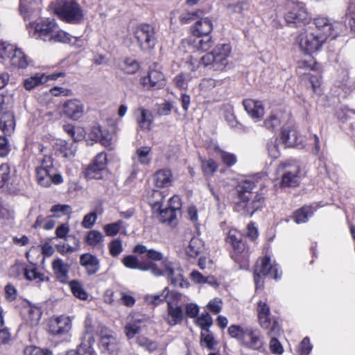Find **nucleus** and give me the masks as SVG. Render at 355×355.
Wrapping results in <instances>:
<instances>
[{"label": "nucleus", "mask_w": 355, "mask_h": 355, "mask_svg": "<svg viewBox=\"0 0 355 355\" xmlns=\"http://www.w3.org/2000/svg\"><path fill=\"white\" fill-rule=\"evenodd\" d=\"M228 333L232 338H236L241 345L252 349H259L263 345L259 330L252 327H243L239 325H231Z\"/></svg>", "instance_id": "1"}, {"label": "nucleus", "mask_w": 355, "mask_h": 355, "mask_svg": "<svg viewBox=\"0 0 355 355\" xmlns=\"http://www.w3.org/2000/svg\"><path fill=\"white\" fill-rule=\"evenodd\" d=\"M55 13L62 20L71 24L80 23L83 19V10L74 0H57Z\"/></svg>", "instance_id": "2"}, {"label": "nucleus", "mask_w": 355, "mask_h": 355, "mask_svg": "<svg viewBox=\"0 0 355 355\" xmlns=\"http://www.w3.org/2000/svg\"><path fill=\"white\" fill-rule=\"evenodd\" d=\"M230 51L229 44H218L212 51L203 55L200 62L205 67L211 65L214 70H223L227 64Z\"/></svg>", "instance_id": "3"}, {"label": "nucleus", "mask_w": 355, "mask_h": 355, "mask_svg": "<svg viewBox=\"0 0 355 355\" xmlns=\"http://www.w3.org/2000/svg\"><path fill=\"white\" fill-rule=\"evenodd\" d=\"M26 27L32 38L51 42V35L58 25L54 19L46 18L40 21L30 22Z\"/></svg>", "instance_id": "4"}, {"label": "nucleus", "mask_w": 355, "mask_h": 355, "mask_svg": "<svg viewBox=\"0 0 355 355\" xmlns=\"http://www.w3.org/2000/svg\"><path fill=\"white\" fill-rule=\"evenodd\" d=\"M134 36L142 51L150 50L155 46V27L151 24L143 23L137 25L134 30Z\"/></svg>", "instance_id": "5"}, {"label": "nucleus", "mask_w": 355, "mask_h": 355, "mask_svg": "<svg viewBox=\"0 0 355 355\" xmlns=\"http://www.w3.org/2000/svg\"><path fill=\"white\" fill-rule=\"evenodd\" d=\"M264 198L261 194H255L248 197L245 193L241 194V200L234 205V210L245 216H252V214L261 208Z\"/></svg>", "instance_id": "6"}, {"label": "nucleus", "mask_w": 355, "mask_h": 355, "mask_svg": "<svg viewBox=\"0 0 355 355\" xmlns=\"http://www.w3.org/2000/svg\"><path fill=\"white\" fill-rule=\"evenodd\" d=\"M326 40L325 35L307 31L301 32L297 39L300 48L306 53L318 51Z\"/></svg>", "instance_id": "7"}, {"label": "nucleus", "mask_w": 355, "mask_h": 355, "mask_svg": "<svg viewBox=\"0 0 355 355\" xmlns=\"http://www.w3.org/2000/svg\"><path fill=\"white\" fill-rule=\"evenodd\" d=\"M99 336V347L103 352L114 354L119 349L116 334L107 327L99 324L96 329Z\"/></svg>", "instance_id": "8"}, {"label": "nucleus", "mask_w": 355, "mask_h": 355, "mask_svg": "<svg viewBox=\"0 0 355 355\" xmlns=\"http://www.w3.org/2000/svg\"><path fill=\"white\" fill-rule=\"evenodd\" d=\"M170 205L165 208L160 207V209H156L158 213L159 220L164 224L170 226L177 225L176 211L180 209V202L178 197H173L170 199Z\"/></svg>", "instance_id": "9"}, {"label": "nucleus", "mask_w": 355, "mask_h": 355, "mask_svg": "<svg viewBox=\"0 0 355 355\" xmlns=\"http://www.w3.org/2000/svg\"><path fill=\"white\" fill-rule=\"evenodd\" d=\"M159 268L162 272V275H166L171 284L175 286L187 287L189 283L183 278L182 270L179 268H175L173 263L167 259L164 260Z\"/></svg>", "instance_id": "10"}, {"label": "nucleus", "mask_w": 355, "mask_h": 355, "mask_svg": "<svg viewBox=\"0 0 355 355\" xmlns=\"http://www.w3.org/2000/svg\"><path fill=\"white\" fill-rule=\"evenodd\" d=\"M261 276H269L275 279L278 278L277 266L270 263L268 257L263 258L259 268H257L254 272V279L257 288L262 286Z\"/></svg>", "instance_id": "11"}, {"label": "nucleus", "mask_w": 355, "mask_h": 355, "mask_svg": "<svg viewBox=\"0 0 355 355\" xmlns=\"http://www.w3.org/2000/svg\"><path fill=\"white\" fill-rule=\"evenodd\" d=\"M123 264L130 268L139 269L141 270H150L153 275L159 277L163 275V272L159 268L157 264L152 261L140 262L133 255H128L123 258Z\"/></svg>", "instance_id": "12"}, {"label": "nucleus", "mask_w": 355, "mask_h": 355, "mask_svg": "<svg viewBox=\"0 0 355 355\" xmlns=\"http://www.w3.org/2000/svg\"><path fill=\"white\" fill-rule=\"evenodd\" d=\"M85 110L83 103L77 98L67 100L63 103L62 114L73 121H77L82 117Z\"/></svg>", "instance_id": "13"}, {"label": "nucleus", "mask_w": 355, "mask_h": 355, "mask_svg": "<svg viewBox=\"0 0 355 355\" xmlns=\"http://www.w3.org/2000/svg\"><path fill=\"white\" fill-rule=\"evenodd\" d=\"M284 18L287 24L293 27L304 26L310 20V17L304 8L293 9L285 15Z\"/></svg>", "instance_id": "14"}, {"label": "nucleus", "mask_w": 355, "mask_h": 355, "mask_svg": "<svg viewBox=\"0 0 355 355\" xmlns=\"http://www.w3.org/2000/svg\"><path fill=\"white\" fill-rule=\"evenodd\" d=\"M71 320L68 317L60 316L51 320L49 324V333L55 336L65 334L71 329Z\"/></svg>", "instance_id": "15"}, {"label": "nucleus", "mask_w": 355, "mask_h": 355, "mask_svg": "<svg viewBox=\"0 0 355 355\" xmlns=\"http://www.w3.org/2000/svg\"><path fill=\"white\" fill-rule=\"evenodd\" d=\"M80 264L86 270L87 275L96 274L100 269V261L95 255L85 253L80 257Z\"/></svg>", "instance_id": "16"}, {"label": "nucleus", "mask_w": 355, "mask_h": 355, "mask_svg": "<svg viewBox=\"0 0 355 355\" xmlns=\"http://www.w3.org/2000/svg\"><path fill=\"white\" fill-rule=\"evenodd\" d=\"M314 24L317 30L314 33H317L320 35H325L327 40L329 37L335 38L336 33L334 34V25L329 22L327 18L318 17L314 19Z\"/></svg>", "instance_id": "17"}, {"label": "nucleus", "mask_w": 355, "mask_h": 355, "mask_svg": "<svg viewBox=\"0 0 355 355\" xmlns=\"http://www.w3.org/2000/svg\"><path fill=\"white\" fill-rule=\"evenodd\" d=\"M70 266L64 263L61 259L57 258L52 262V268L57 279L62 283L67 282L69 279V270Z\"/></svg>", "instance_id": "18"}, {"label": "nucleus", "mask_w": 355, "mask_h": 355, "mask_svg": "<svg viewBox=\"0 0 355 355\" xmlns=\"http://www.w3.org/2000/svg\"><path fill=\"white\" fill-rule=\"evenodd\" d=\"M243 105L248 114L255 119H260L264 114V108L262 103L252 99H245Z\"/></svg>", "instance_id": "19"}, {"label": "nucleus", "mask_w": 355, "mask_h": 355, "mask_svg": "<svg viewBox=\"0 0 355 355\" xmlns=\"http://www.w3.org/2000/svg\"><path fill=\"white\" fill-rule=\"evenodd\" d=\"M213 29L211 21L207 17H200L191 27L193 36L209 35Z\"/></svg>", "instance_id": "20"}, {"label": "nucleus", "mask_w": 355, "mask_h": 355, "mask_svg": "<svg viewBox=\"0 0 355 355\" xmlns=\"http://www.w3.org/2000/svg\"><path fill=\"white\" fill-rule=\"evenodd\" d=\"M141 83L144 85H149L150 87L159 89L165 84L164 74L157 70H150L148 76L142 78Z\"/></svg>", "instance_id": "21"}, {"label": "nucleus", "mask_w": 355, "mask_h": 355, "mask_svg": "<svg viewBox=\"0 0 355 355\" xmlns=\"http://www.w3.org/2000/svg\"><path fill=\"white\" fill-rule=\"evenodd\" d=\"M183 318L184 313L182 307L180 306H173L171 302H168L166 322L171 326H174L181 323Z\"/></svg>", "instance_id": "22"}, {"label": "nucleus", "mask_w": 355, "mask_h": 355, "mask_svg": "<svg viewBox=\"0 0 355 355\" xmlns=\"http://www.w3.org/2000/svg\"><path fill=\"white\" fill-rule=\"evenodd\" d=\"M94 341L93 336L89 333H87L77 347L76 355H96L92 347Z\"/></svg>", "instance_id": "23"}, {"label": "nucleus", "mask_w": 355, "mask_h": 355, "mask_svg": "<svg viewBox=\"0 0 355 355\" xmlns=\"http://www.w3.org/2000/svg\"><path fill=\"white\" fill-rule=\"evenodd\" d=\"M258 318L261 327L268 329L271 324L270 307L266 302L259 301L257 304Z\"/></svg>", "instance_id": "24"}, {"label": "nucleus", "mask_w": 355, "mask_h": 355, "mask_svg": "<svg viewBox=\"0 0 355 355\" xmlns=\"http://www.w3.org/2000/svg\"><path fill=\"white\" fill-rule=\"evenodd\" d=\"M299 170L295 168L293 171H286L282 175L280 186L282 187H295L299 185Z\"/></svg>", "instance_id": "25"}, {"label": "nucleus", "mask_w": 355, "mask_h": 355, "mask_svg": "<svg viewBox=\"0 0 355 355\" xmlns=\"http://www.w3.org/2000/svg\"><path fill=\"white\" fill-rule=\"evenodd\" d=\"M194 37V39L191 42V45L197 51H207L214 45V41L209 35Z\"/></svg>", "instance_id": "26"}, {"label": "nucleus", "mask_w": 355, "mask_h": 355, "mask_svg": "<svg viewBox=\"0 0 355 355\" xmlns=\"http://www.w3.org/2000/svg\"><path fill=\"white\" fill-rule=\"evenodd\" d=\"M40 0H20L19 12L24 19L40 9Z\"/></svg>", "instance_id": "27"}, {"label": "nucleus", "mask_w": 355, "mask_h": 355, "mask_svg": "<svg viewBox=\"0 0 355 355\" xmlns=\"http://www.w3.org/2000/svg\"><path fill=\"white\" fill-rule=\"evenodd\" d=\"M297 131L291 127H284L281 132V140L286 147H293L297 144Z\"/></svg>", "instance_id": "28"}, {"label": "nucleus", "mask_w": 355, "mask_h": 355, "mask_svg": "<svg viewBox=\"0 0 355 355\" xmlns=\"http://www.w3.org/2000/svg\"><path fill=\"white\" fill-rule=\"evenodd\" d=\"M15 127L14 114L12 112H4L0 119V128L5 135H10Z\"/></svg>", "instance_id": "29"}, {"label": "nucleus", "mask_w": 355, "mask_h": 355, "mask_svg": "<svg viewBox=\"0 0 355 355\" xmlns=\"http://www.w3.org/2000/svg\"><path fill=\"white\" fill-rule=\"evenodd\" d=\"M139 114L137 117V121L139 128L143 130H150L153 122V116L150 111L141 108L138 110Z\"/></svg>", "instance_id": "30"}, {"label": "nucleus", "mask_w": 355, "mask_h": 355, "mask_svg": "<svg viewBox=\"0 0 355 355\" xmlns=\"http://www.w3.org/2000/svg\"><path fill=\"white\" fill-rule=\"evenodd\" d=\"M133 252L135 253L143 254H146V256L148 259L153 261H164L163 254L157 250H148L147 248L141 244H138L135 246L133 249Z\"/></svg>", "instance_id": "31"}, {"label": "nucleus", "mask_w": 355, "mask_h": 355, "mask_svg": "<svg viewBox=\"0 0 355 355\" xmlns=\"http://www.w3.org/2000/svg\"><path fill=\"white\" fill-rule=\"evenodd\" d=\"M9 59L12 66L18 69H24L28 64L25 54L20 49L17 48Z\"/></svg>", "instance_id": "32"}, {"label": "nucleus", "mask_w": 355, "mask_h": 355, "mask_svg": "<svg viewBox=\"0 0 355 355\" xmlns=\"http://www.w3.org/2000/svg\"><path fill=\"white\" fill-rule=\"evenodd\" d=\"M171 172L168 169L157 171L154 175L155 185L157 187H165L170 185Z\"/></svg>", "instance_id": "33"}, {"label": "nucleus", "mask_w": 355, "mask_h": 355, "mask_svg": "<svg viewBox=\"0 0 355 355\" xmlns=\"http://www.w3.org/2000/svg\"><path fill=\"white\" fill-rule=\"evenodd\" d=\"M227 242L231 244L239 253L242 252L245 248V245L241 240V235L235 231L229 232Z\"/></svg>", "instance_id": "34"}, {"label": "nucleus", "mask_w": 355, "mask_h": 355, "mask_svg": "<svg viewBox=\"0 0 355 355\" xmlns=\"http://www.w3.org/2000/svg\"><path fill=\"white\" fill-rule=\"evenodd\" d=\"M27 313L26 320L31 326L36 325L40 320L42 311L37 306L29 305L24 309Z\"/></svg>", "instance_id": "35"}, {"label": "nucleus", "mask_w": 355, "mask_h": 355, "mask_svg": "<svg viewBox=\"0 0 355 355\" xmlns=\"http://www.w3.org/2000/svg\"><path fill=\"white\" fill-rule=\"evenodd\" d=\"M202 241L197 237H193L189 242V245L187 250V254L188 256L194 258L202 252Z\"/></svg>", "instance_id": "36"}, {"label": "nucleus", "mask_w": 355, "mask_h": 355, "mask_svg": "<svg viewBox=\"0 0 355 355\" xmlns=\"http://www.w3.org/2000/svg\"><path fill=\"white\" fill-rule=\"evenodd\" d=\"M168 294V288H165L164 291L157 295H147L144 297V300L148 305L156 306L164 302Z\"/></svg>", "instance_id": "37"}, {"label": "nucleus", "mask_w": 355, "mask_h": 355, "mask_svg": "<svg viewBox=\"0 0 355 355\" xmlns=\"http://www.w3.org/2000/svg\"><path fill=\"white\" fill-rule=\"evenodd\" d=\"M48 80V78L46 77L44 74H42L40 76L35 75L34 76H31L24 81V85L26 89L31 90L35 88L36 86L46 83Z\"/></svg>", "instance_id": "38"}, {"label": "nucleus", "mask_w": 355, "mask_h": 355, "mask_svg": "<svg viewBox=\"0 0 355 355\" xmlns=\"http://www.w3.org/2000/svg\"><path fill=\"white\" fill-rule=\"evenodd\" d=\"M164 201L162 193L158 190H153L148 197V202L151 206L153 211L155 213L156 209H160Z\"/></svg>", "instance_id": "39"}, {"label": "nucleus", "mask_w": 355, "mask_h": 355, "mask_svg": "<svg viewBox=\"0 0 355 355\" xmlns=\"http://www.w3.org/2000/svg\"><path fill=\"white\" fill-rule=\"evenodd\" d=\"M77 150V146L75 141H64L60 147V152L66 158H71L74 157Z\"/></svg>", "instance_id": "40"}, {"label": "nucleus", "mask_w": 355, "mask_h": 355, "mask_svg": "<svg viewBox=\"0 0 355 355\" xmlns=\"http://www.w3.org/2000/svg\"><path fill=\"white\" fill-rule=\"evenodd\" d=\"M69 286L73 295L80 300H86L88 297L87 292L83 287V285L76 280H72L69 282Z\"/></svg>", "instance_id": "41"}, {"label": "nucleus", "mask_w": 355, "mask_h": 355, "mask_svg": "<svg viewBox=\"0 0 355 355\" xmlns=\"http://www.w3.org/2000/svg\"><path fill=\"white\" fill-rule=\"evenodd\" d=\"M50 173H51V171L40 166L37 168V180L40 185L48 187L51 184V178H49Z\"/></svg>", "instance_id": "42"}, {"label": "nucleus", "mask_w": 355, "mask_h": 355, "mask_svg": "<svg viewBox=\"0 0 355 355\" xmlns=\"http://www.w3.org/2000/svg\"><path fill=\"white\" fill-rule=\"evenodd\" d=\"M91 136L93 140L99 141L104 146L110 144V140L104 135L102 128L98 125L93 126Z\"/></svg>", "instance_id": "43"}, {"label": "nucleus", "mask_w": 355, "mask_h": 355, "mask_svg": "<svg viewBox=\"0 0 355 355\" xmlns=\"http://www.w3.org/2000/svg\"><path fill=\"white\" fill-rule=\"evenodd\" d=\"M203 15V12L200 10L196 11H188L182 12L180 16V21L182 24H189L192 21L197 20Z\"/></svg>", "instance_id": "44"}, {"label": "nucleus", "mask_w": 355, "mask_h": 355, "mask_svg": "<svg viewBox=\"0 0 355 355\" xmlns=\"http://www.w3.org/2000/svg\"><path fill=\"white\" fill-rule=\"evenodd\" d=\"M263 125L267 130L273 132L280 127L281 121L276 115L271 114L264 120Z\"/></svg>", "instance_id": "45"}, {"label": "nucleus", "mask_w": 355, "mask_h": 355, "mask_svg": "<svg viewBox=\"0 0 355 355\" xmlns=\"http://www.w3.org/2000/svg\"><path fill=\"white\" fill-rule=\"evenodd\" d=\"M196 323L201 328L202 331H209V327L213 324V320L211 315L207 312L202 313L197 318Z\"/></svg>", "instance_id": "46"}, {"label": "nucleus", "mask_w": 355, "mask_h": 355, "mask_svg": "<svg viewBox=\"0 0 355 355\" xmlns=\"http://www.w3.org/2000/svg\"><path fill=\"white\" fill-rule=\"evenodd\" d=\"M311 213L310 207H303L294 213V220L297 223H305L308 220L309 214Z\"/></svg>", "instance_id": "47"}, {"label": "nucleus", "mask_w": 355, "mask_h": 355, "mask_svg": "<svg viewBox=\"0 0 355 355\" xmlns=\"http://www.w3.org/2000/svg\"><path fill=\"white\" fill-rule=\"evenodd\" d=\"M200 343L205 345L206 347L209 349H213L214 345L216 344L214 337L211 331H202L200 334Z\"/></svg>", "instance_id": "48"}, {"label": "nucleus", "mask_w": 355, "mask_h": 355, "mask_svg": "<svg viewBox=\"0 0 355 355\" xmlns=\"http://www.w3.org/2000/svg\"><path fill=\"white\" fill-rule=\"evenodd\" d=\"M254 182L250 181H245L242 183L241 185H239L237 188L239 200H241V193H245L248 197L249 196V198L254 196V195L252 193V190L254 189Z\"/></svg>", "instance_id": "49"}, {"label": "nucleus", "mask_w": 355, "mask_h": 355, "mask_svg": "<svg viewBox=\"0 0 355 355\" xmlns=\"http://www.w3.org/2000/svg\"><path fill=\"white\" fill-rule=\"evenodd\" d=\"M103 236L97 230H91L88 232L86 237V242L89 245L96 246L98 243L103 241Z\"/></svg>", "instance_id": "50"}, {"label": "nucleus", "mask_w": 355, "mask_h": 355, "mask_svg": "<svg viewBox=\"0 0 355 355\" xmlns=\"http://www.w3.org/2000/svg\"><path fill=\"white\" fill-rule=\"evenodd\" d=\"M16 49L15 46L11 44L6 42L0 41V58L2 59L10 58L14 51Z\"/></svg>", "instance_id": "51"}, {"label": "nucleus", "mask_w": 355, "mask_h": 355, "mask_svg": "<svg viewBox=\"0 0 355 355\" xmlns=\"http://www.w3.org/2000/svg\"><path fill=\"white\" fill-rule=\"evenodd\" d=\"M123 222L119 220L115 223L107 224L104 226L103 229L106 235L110 236H115L120 231Z\"/></svg>", "instance_id": "52"}, {"label": "nucleus", "mask_w": 355, "mask_h": 355, "mask_svg": "<svg viewBox=\"0 0 355 355\" xmlns=\"http://www.w3.org/2000/svg\"><path fill=\"white\" fill-rule=\"evenodd\" d=\"M215 150L219 153L223 163L227 166H232L236 162V157L234 154L223 151L218 147H215Z\"/></svg>", "instance_id": "53"}, {"label": "nucleus", "mask_w": 355, "mask_h": 355, "mask_svg": "<svg viewBox=\"0 0 355 355\" xmlns=\"http://www.w3.org/2000/svg\"><path fill=\"white\" fill-rule=\"evenodd\" d=\"M139 69V64L135 60L127 58L124 61L123 70L128 73L133 74L136 73Z\"/></svg>", "instance_id": "54"}, {"label": "nucleus", "mask_w": 355, "mask_h": 355, "mask_svg": "<svg viewBox=\"0 0 355 355\" xmlns=\"http://www.w3.org/2000/svg\"><path fill=\"white\" fill-rule=\"evenodd\" d=\"M110 254L112 257H118L123 251L122 242L120 239H116L112 240L108 244Z\"/></svg>", "instance_id": "55"}, {"label": "nucleus", "mask_w": 355, "mask_h": 355, "mask_svg": "<svg viewBox=\"0 0 355 355\" xmlns=\"http://www.w3.org/2000/svg\"><path fill=\"white\" fill-rule=\"evenodd\" d=\"M202 168L206 175H211L216 171L218 165L212 159H205L202 160Z\"/></svg>", "instance_id": "56"}, {"label": "nucleus", "mask_w": 355, "mask_h": 355, "mask_svg": "<svg viewBox=\"0 0 355 355\" xmlns=\"http://www.w3.org/2000/svg\"><path fill=\"white\" fill-rule=\"evenodd\" d=\"M150 148L148 146L141 147L137 150V155L139 159L140 164L146 165L150 163V159L148 155L150 152Z\"/></svg>", "instance_id": "57"}, {"label": "nucleus", "mask_w": 355, "mask_h": 355, "mask_svg": "<svg viewBox=\"0 0 355 355\" xmlns=\"http://www.w3.org/2000/svg\"><path fill=\"white\" fill-rule=\"evenodd\" d=\"M70 40V35L62 30L53 32L51 37V42L69 43Z\"/></svg>", "instance_id": "58"}, {"label": "nucleus", "mask_w": 355, "mask_h": 355, "mask_svg": "<svg viewBox=\"0 0 355 355\" xmlns=\"http://www.w3.org/2000/svg\"><path fill=\"white\" fill-rule=\"evenodd\" d=\"M24 276L25 278L28 280L32 281L33 279H39L40 282L44 280V275L42 273L38 272L35 268H33L31 269L25 268L24 269Z\"/></svg>", "instance_id": "59"}, {"label": "nucleus", "mask_w": 355, "mask_h": 355, "mask_svg": "<svg viewBox=\"0 0 355 355\" xmlns=\"http://www.w3.org/2000/svg\"><path fill=\"white\" fill-rule=\"evenodd\" d=\"M24 355H52L48 349H43L35 346L26 347L24 350Z\"/></svg>", "instance_id": "60"}, {"label": "nucleus", "mask_w": 355, "mask_h": 355, "mask_svg": "<svg viewBox=\"0 0 355 355\" xmlns=\"http://www.w3.org/2000/svg\"><path fill=\"white\" fill-rule=\"evenodd\" d=\"M141 331V327L135 323H128L124 327V332L128 339H131Z\"/></svg>", "instance_id": "61"}, {"label": "nucleus", "mask_w": 355, "mask_h": 355, "mask_svg": "<svg viewBox=\"0 0 355 355\" xmlns=\"http://www.w3.org/2000/svg\"><path fill=\"white\" fill-rule=\"evenodd\" d=\"M96 218L97 216L95 211L86 214L82 221L83 227L87 229L91 228L96 223Z\"/></svg>", "instance_id": "62"}, {"label": "nucleus", "mask_w": 355, "mask_h": 355, "mask_svg": "<svg viewBox=\"0 0 355 355\" xmlns=\"http://www.w3.org/2000/svg\"><path fill=\"white\" fill-rule=\"evenodd\" d=\"M137 343L139 345L145 347L150 351H153L157 349V344L154 342L149 340L144 336H138L137 338Z\"/></svg>", "instance_id": "63"}, {"label": "nucleus", "mask_w": 355, "mask_h": 355, "mask_svg": "<svg viewBox=\"0 0 355 355\" xmlns=\"http://www.w3.org/2000/svg\"><path fill=\"white\" fill-rule=\"evenodd\" d=\"M312 349V345L310 343V340L308 337H305L302 340L300 345V355H309Z\"/></svg>", "instance_id": "64"}]
</instances>
